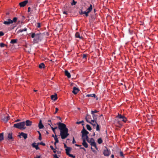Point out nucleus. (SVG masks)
<instances>
[{
  "mask_svg": "<svg viewBox=\"0 0 158 158\" xmlns=\"http://www.w3.org/2000/svg\"><path fill=\"white\" fill-rule=\"evenodd\" d=\"M58 128L60 130V136L62 139H64L69 135L68 133V129L67 128L66 125L61 122L57 123Z\"/></svg>",
  "mask_w": 158,
  "mask_h": 158,
  "instance_id": "nucleus-1",
  "label": "nucleus"
},
{
  "mask_svg": "<svg viewBox=\"0 0 158 158\" xmlns=\"http://www.w3.org/2000/svg\"><path fill=\"white\" fill-rule=\"evenodd\" d=\"M25 122H23L15 124L13 126L14 127H15L22 130H24L26 127H25Z\"/></svg>",
  "mask_w": 158,
  "mask_h": 158,
  "instance_id": "nucleus-2",
  "label": "nucleus"
},
{
  "mask_svg": "<svg viewBox=\"0 0 158 158\" xmlns=\"http://www.w3.org/2000/svg\"><path fill=\"white\" fill-rule=\"evenodd\" d=\"M43 35L41 33L36 34L35 37L33 40L34 42L35 43H37L41 41L42 39Z\"/></svg>",
  "mask_w": 158,
  "mask_h": 158,
  "instance_id": "nucleus-3",
  "label": "nucleus"
},
{
  "mask_svg": "<svg viewBox=\"0 0 158 158\" xmlns=\"http://www.w3.org/2000/svg\"><path fill=\"white\" fill-rule=\"evenodd\" d=\"M81 133H82V139L85 138V136L87 135L89 133V132L85 129L84 127H83Z\"/></svg>",
  "mask_w": 158,
  "mask_h": 158,
  "instance_id": "nucleus-4",
  "label": "nucleus"
},
{
  "mask_svg": "<svg viewBox=\"0 0 158 158\" xmlns=\"http://www.w3.org/2000/svg\"><path fill=\"white\" fill-rule=\"evenodd\" d=\"M111 153L110 151L107 148H106V149H104L103 152L104 155L105 156H108L110 155Z\"/></svg>",
  "mask_w": 158,
  "mask_h": 158,
  "instance_id": "nucleus-5",
  "label": "nucleus"
},
{
  "mask_svg": "<svg viewBox=\"0 0 158 158\" xmlns=\"http://www.w3.org/2000/svg\"><path fill=\"white\" fill-rule=\"evenodd\" d=\"M116 117L120 119H122V121L125 123H126L127 121V119L123 115H122L121 114L119 113L118 114V115Z\"/></svg>",
  "mask_w": 158,
  "mask_h": 158,
  "instance_id": "nucleus-6",
  "label": "nucleus"
},
{
  "mask_svg": "<svg viewBox=\"0 0 158 158\" xmlns=\"http://www.w3.org/2000/svg\"><path fill=\"white\" fill-rule=\"evenodd\" d=\"M28 0H25L19 3V5L21 7H23L25 6L26 4L28 3Z\"/></svg>",
  "mask_w": 158,
  "mask_h": 158,
  "instance_id": "nucleus-7",
  "label": "nucleus"
},
{
  "mask_svg": "<svg viewBox=\"0 0 158 158\" xmlns=\"http://www.w3.org/2000/svg\"><path fill=\"white\" fill-rule=\"evenodd\" d=\"M9 119L10 117L9 116H6L4 117L2 116L1 117V119L5 123H6Z\"/></svg>",
  "mask_w": 158,
  "mask_h": 158,
  "instance_id": "nucleus-8",
  "label": "nucleus"
},
{
  "mask_svg": "<svg viewBox=\"0 0 158 158\" xmlns=\"http://www.w3.org/2000/svg\"><path fill=\"white\" fill-rule=\"evenodd\" d=\"M8 139L11 141H14V139L12 136V134L11 133H9L8 134L7 136Z\"/></svg>",
  "mask_w": 158,
  "mask_h": 158,
  "instance_id": "nucleus-9",
  "label": "nucleus"
},
{
  "mask_svg": "<svg viewBox=\"0 0 158 158\" xmlns=\"http://www.w3.org/2000/svg\"><path fill=\"white\" fill-rule=\"evenodd\" d=\"M3 23L5 25H9L11 23H12V20L10 19H7V21H4L3 22Z\"/></svg>",
  "mask_w": 158,
  "mask_h": 158,
  "instance_id": "nucleus-10",
  "label": "nucleus"
},
{
  "mask_svg": "<svg viewBox=\"0 0 158 158\" xmlns=\"http://www.w3.org/2000/svg\"><path fill=\"white\" fill-rule=\"evenodd\" d=\"M23 136L25 139H26L27 137V135L26 133H24L23 132H22L19 135V136L20 138V136Z\"/></svg>",
  "mask_w": 158,
  "mask_h": 158,
  "instance_id": "nucleus-11",
  "label": "nucleus"
},
{
  "mask_svg": "<svg viewBox=\"0 0 158 158\" xmlns=\"http://www.w3.org/2000/svg\"><path fill=\"white\" fill-rule=\"evenodd\" d=\"M79 90V89L78 88L76 87H74L72 92L75 94H76L78 92Z\"/></svg>",
  "mask_w": 158,
  "mask_h": 158,
  "instance_id": "nucleus-12",
  "label": "nucleus"
},
{
  "mask_svg": "<svg viewBox=\"0 0 158 158\" xmlns=\"http://www.w3.org/2000/svg\"><path fill=\"white\" fill-rule=\"evenodd\" d=\"M83 142L82 143V145L85 148H87L88 147V145L87 143L86 142L85 140V139H82Z\"/></svg>",
  "mask_w": 158,
  "mask_h": 158,
  "instance_id": "nucleus-13",
  "label": "nucleus"
},
{
  "mask_svg": "<svg viewBox=\"0 0 158 158\" xmlns=\"http://www.w3.org/2000/svg\"><path fill=\"white\" fill-rule=\"evenodd\" d=\"M25 123V125L27 126H31L32 125V122L29 120H27Z\"/></svg>",
  "mask_w": 158,
  "mask_h": 158,
  "instance_id": "nucleus-14",
  "label": "nucleus"
},
{
  "mask_svg": "<svg viewBox=\"0 0 158 158\" xmlns=\"http://www.w3.org/2000/svg\"><path fill=\"white\" fill-rule=\"evenodd\" d=\"M64 74L68 78H70L71 77L70 73L67 70H65Z\"/></svg>",
  "mask_w": 158,
  "mask_h": 158,
  "instance_id": "nucleus-15",
  "label": "nucleus"
},
{
  "mask_svg": "<svg viewBox=\"0 0 158 158\" xmlns=\"http://www.w3.org/2000/svg\"><path fill=\"white\" fill-rule=\"evenodd\" d=\"M51 99L55 101L57 99V95L56 94H55L54 95H51Z\"/></svg>",
  "mask_w": 158,
  "mask_h": 158,
  "instance_id": "nucleus-16",
  "label": "nucleus"
},
{
  "mask_svg": "<svg viewBox=\"0 0 158 158\" xmlns=\"http://www.w3.org/2000/svg\"><path fill=\"white\" fill-rule=\"evenodd\" d=\"M38 127L40 129H42L44 127V126L42 124L41 120H40L38 124Z\"/></svg>",
  "mask_w": 158,
  "mask_h": 158,
  "instance_id": "nucleus-17",
  "label": "nucleus"
},
{
  "mask_svg": "<svg viewBox=\"0 0 158 158\" xmlns=\"http://www.w3.org/2000/svg\"><path fill=\"white\" fill-rule=\"evenodd\" d=\"M32 146L33 148H35L36 150L40 149L38 147V145H36V143H33L32 144Z\"/></svg>",
  "mask_w": 158,
  "mask_h": 158,
  "instance_id": "nucleus-18",
  "label": "nucleus"
},
{
  "mask_svg": "<svg viewBox=\"0 0 158 158\" xmlns=\"http://www.w3.org/2000/svg\"><path fill=\"white\" fill-rule=\"evenodd\" d=\"M91 116L89 115L88 114H87L86 116L85 117V120L88 123L90 121H89V120L91 119Z\"/></svg>",
  "mask_w": 158,
  "mask_h": 158,
  "instance_id": "nucleus-19",
  "label": "nucleus"
},
{
  "mask_svg": "<svg viewBox=\"0 0 158 158\" xmlns=\"http://www.w3.org/2000/svg\"><path fill=\"white\" fill-rule=\"evenodd\" d=\"M90 145L91 146L94 147L97 150L98 149V148L96 146V143L94 141V140L93 141V142H92L91 143H90Z\"/></svg>",
  "mask_w": 158,
  "mask_h": 158,
  "instance_id": "nucleus-20",
  "label": "nucleus"
},
{
  "mask_svg": "<svg viewBox=\"0 0 158 158\" xmlns=\"http://www.w3.org/2000/svg\"><path fill=\"white\" fill-rule=\"evenodd\" d=\"M75 36L76 38H79L80 39H81L82 38V37L80 36V34L78 32H77L76 33Z\"/></svg>",
  "mask_w": 158,
  "mask_h": 158,
  "instance_id": "nucleus-21",
  "label": "nucleus"
},
{
  "mask_svg": "<svg viewBox=\"0 0 158 158\" xmlns=\"http://www.w3.org/2000/svg\"><path fill=\"white\" fill-rule=\"evenodd\" d=\"M92 9V6L90 4L89 7L87 9V10L88 13H89L91 11Z\"/></svg>",
  "mask_w": 158,
  "mask_h": 158,
  "instance_id": "nucleus-22",
  "label": "nucleus"
},
{
  "mask_svg": "<svg viewBox=\"0 0 158 158\" xmlns=\"http://www.w3.org/2000/svg\"><path fill=\"white\" fill-rule=\"evenodd\" d=\"M4 139V133H2L0 134V142Z\"/></svg>",
  "mask_w": 158,
  "mask_h": 158,
  "instance_id": "nucleus-23",
  "label": "nucleus"
},
{
  "mask_svg": "<svg viewBox=\"0 0 158 158\" xmlns=\"http://www.w3.org/2000/svg\"><path fill=\"white\" fill-rule=\"evenodd\" d=\"M71 150V148L69 147H67L66 149H65L66 150V153L67 155L68 154V153H69V152L70 150Z\"/></svg>",
  "mask_w": 158,
  "mask_h": 158,
  "instance_id": "nucleus-24",
  "label": "nucleus"
},
{
  "mask_svg": "<svg viewBox=\"0 0 158 158\" xmlns=\"http://www.w3.org/2000/svg\"><path fill=\"white\" fill-rule=\"evenodd\" d=\"M48 125H49L50 126V127H51V128H52V130L53 131V132H54L55 134V129H57V127H54V128H53V127H52L51 126V124H50V123H48Z\"/></svg>",
  "mask_w": 158,
  "mask_h": 158,
  "instance_id": "nucleus-25",
  "label": "nucleus"
},
{
  "mask_svg": "<svg viewBox=\"0 0 158 158\" xmlns=\"http://www.w3.org/2000/svg\"><path fill=\"white\" fill-rule=\"evenodd\" d=\"M39 67L40 69L44 68L45 67V65L44 63H42L39 64Z\"/></svg>",
  "mask_w": 158,
  "mask_h": 158,
  "instance_id": "nucleus-26",
  "label": "nucleus"
},
{
  "mask_svg": "<svg viewBox=\"0 0 158 158\" xmlns=\"http://www.w3.org/2000/svg\"><path fill=\"white\" fill-rule=\"evenodd\" d=\"M17 41L18 40L17 39H13L11 40L10 43L12 44L16 43Z\"/></svg>",
  "mask_w": 158,
  "mask_h": 158,
  "instance_id": "nucleus-27",
  "label": "nucleus"
},
{
  "mask_svg": "<svg viewBox=\"0 0 158 158\" xmlns=\"http://www.w3.org/2000/svg\"><path fill=\"white\" fill-rule=\"evenodd\" d=\"M27 30V29L26 28H25L24 29H20L19 30L18 32H22L23 31H26Z\"/></svg>",
  "mask_w": 158,
  "mask_h": 158,
  "instance_id": "nucleus-28",
  "label": "nucleus"
},
{
  "mask_svg": "<svg viewBox=\"0 0 158 158\" xmlns=\"http://www.w3.org/2000/svg\"><path fill=\"white\" fill-rule=\"evenodd\" d=\"M96 96V95L95 94H87L86 95V96L87 97H94V98H95V97Z\"/></svg>",
  "mask_w": 158,
  "mask_h": 158,
  "instance_id": "nucleus-29",
  "label": "nucleus"
},
{
  "mask_svg": "<svg viewBox=\"0 0 158 158\" xmlns=\"http://www.w3.org/2000/svg\"><path fill=\"white\" fill-rule=\"evenodd\" d=\"M86 128L89 131H90L92 130V128L88 124L86 125Z\"/></svg>",
  "mask_w": 158,
  "mask_h": 158,
  "instance_id": "nucleus-30",
  "label": "nucleus"
},
{
  "mask_svg": "<svg viewBox=\"0 0 158 158\" xmlns=\"http://www.w3.org/2000/svg\"><path fill=\"white\" fill-rule=\"evenodd\" d=\"M98 142L99 144L102 143V139L101 138H99L98 140Z\"/></svg>",
  "mask_w": 158,
  "mask_h": 158,
  "instance_id": "nucleus-31",
  "label": "nucleus"
},
{
  "mask_svg": "<svg viewBox=\"0 0 158 158\" xmlns=\"http://www.w3.org/2000/svg\"><path fill=\"white\" fill-rule=\"evenodd\" d=\"M54 139L55 140V142H56V143H58L59 142V140L56 135H55V137H54Z\"/></svg>",
  "mask_w": 158,
  "mask_h": 158,
  "instance_id": "nucleus-32",
  "label": "nucleus"
},
{
  "mask_svg": "<svg viewBox=\"0 0 158 158\" xmlns=\"http://www.w3.org/2000/svg\"><path fill=\"white\" fill-rule=\"evenodd\" d=\"M89 123H90V124H92L94 128V127L96 126V125L97 124V123L96 122V123H92V122H90V121L89 122Z\"/></svg>",
  "mask_w": 158,
  "mask_h": 158,
  "instance_id": "nucleus-33",
  "label": "nucleus"
},
{
  "mask_svg": "<svg viewBox=\"0 0 158 158\" xmlns=\"http://www.w3.org/2000/svg\"><path fill=\"white\" fill-rule=\"evenodd\" d=\"M94 139L93 138H91L90 139V140L89 139V140H87V142L88 143H91L94 140Z\"/></svg>",
  "mask_w": 158,
  "mask_h": 158,
  "instance_id": "nucleus-34",
  "label": "nucleus"
},
{
  "mask_svg": "<svg viewBox=\"0 0 158 158\" xmlns=\"http://www.w3.org/2000/svg\"><path fill=\"white\" fill-rule=\"evenodd\" d=\"M96 131H100V126L98 124H97V126H96Z\"/></svg>",
  "mask_w": 158,
  "mask_h": 158,
  "instance_id": "nucleus-35",
  "label": "nucleus"
},
{
  "mask_svg": "<svg viewBox=\"0 0 158 158\" xmlns=\"http://www.w3.org/2000/svg\"><path fill=\"white\" fill-rule=\"evenodd\" d=\"M77 3V2H76L74 0H73L72 2L71 3V4L72 6L75 5Z\"/></svg>",
  "mask_w": 158,
  "mask_h": 158,
  "instance_id": "nucleus-36",
  "label": "nucleus"
},
{
  "mask_svg": "<svg viewBox=\"0 0 158 158\" xmlns=\"http://www.w3.org/2000/svg\"><path fill=\"white\" fill-rule=\"evenodd\" d=\"M17 18L16 17H14L13 19V20H12V23H13V22H15L17 21Z\"/></svg>",
  "mask_w": 158,
  "mask_h": 158,
  "instance_id": "nucleus-37",
  "label": "nucleus"
},
{
  "mask_svg": "<svg viewBox=\"0 0 158 158\" xmlns=\"http://www.w3.org/2000/svg\"><path fill=\"white\" fill-rule=\"evenodd\" d=\"M92 114L93 117L94 119H97V116L96 115L94 114Z\"/></svg>",
  "mask_w": 158,
  "mask_h": 158,
  "instance_id": "nucleus-38",
  "label": "nucleus"
},
{
  "mask_svg": "<svg viewBox=\"0 0 158 158\" xmlns=\"http://www.w3.org/2000/svg\"><path fill=\"white\" fill-rule=\"evenodd\" d=\"M67 155H68L69 156L73 158H75V156H73V155L70 154L69 153H68V154Z\"/></svg>",
  "mask_w": 158,
  "mask_h": 158,
  "instance_id": "nucleus-39",
  "label": "nucleus"
},
{
  "mask_svg": "<svg viewBox=\"0 0 158 158\" xmlns=\"http://www.w3.org/2000/svg\"><path fill=\"white\" fill-rule=\"evenodd\" d=\"M86 57H87V54H84L82 56V58L84 59H85L86 60Z\"/></svg>",
  "mask_w": 158,
  "mask_h": 158,
  "instance_id": "nucleus-40",
  "label": "nucleus"
},
{
  "mask_svg": "<svg viewBox=\"0 0 158 158\" xmlns=\"http://www.w3.org/2000/svg\"><path fill=\"white\" fill-rule=\"evenodd\" d=\"M36 35V34H35V33H32L31 35V37L32 38H35V37Z\"/></svg>",
  "mask_w": 158,
  "mask_h": 158,
  "instance_id": "nucleus-41",
  "label": "nucleus"
},
{
  "mask_svg": "<svg viewBox=\"0 0 158 158\" xmlns=\"http://www.w3.org/2000/svg\"><path fill=\"white\" fill-rule=\"evenodd\" d=\"M120 156L123 157H124V156L123 153L122 152L120 151Z\"/></svg>",
  "mask_w": 158,
  "mask_h": 158,
  "instance_id": "nucleus-42",
  "label": "nucleus"
},
{
  "mask_svg": "<svg viewBox=\"0 0 158 158\" xmlns=\"http://www.w3.org/2000/svg\"><path fill=\"white\" fill-rule=\"evenodd\" d=\"M98 112V111L96 110H94V111L92 110L91 111V114H94V113H97Z\"/></svg>",
  "mask_w": 158,
  "mask_h": 158,
  "instance_id": "nucleus-43",
  "label": "nucleus"
},
{
  "mask_svg": "<svg viewBox=\"0 0 158 158\" xmlns=\"http://www.w3.org/2000/svg\"><path fill=\"white\" fill-rule=\"evenodd\" d=\"M38 144H40L44 146H45V143H43V142H41L40 143H38Z\"/></svg>",
  "mask_w": 158,
  "mask_h": 158,
  "instance_id": "nucleus-44",
  "label": "nucleus"
},
{
  "mask_svg": "<svg viewBox=\"0 0 158 158\" xmlns=\"http://www.w3.org/2000/svg\"><path fill=\"white\" fill-rule=\"evenodd\" d=\"M96 120L97 119H94L91 120L90 122L94 123H96Z\"/></svg>",
  "mask_w": 158,
  "mask_h": 158,
  "instance_id": "nucleus-45",
  "label": "nucleus"
},
{
  "mask_svg": "<svg viewBox=\"0 0 158 158\" xmlns=\"http://www.w3.org/2000/svg\"><path fill=\"white\" fill-rule=\"evenodd\" d=\"M5 44L3 43H0V46L2 48V47H3L5 46Z\"/></svg>",
  "mask_w": 158,
  "mask_h": 158,
  "instance_id": "nucleus-46",
  "label": "nucleus"
},
{
  "mask_svg": "<svg viewBox=\"0 0 158 158\" xmlns=\"http://www.w3.org/2000/svg\"><path fill=\"white\" fill-rule=\"evenodd\" d=\"M84 122V121L83 120H82V121H80V122H77L76 123V124H81V123H82Z\"/></svg>",
  "mask_w": 158,
  "mask_h": 158,
  "instance_id": "nucleus-47",
  "label": "nucleus"
},
{
  "mask_svg": "<svg viewBox=\"0 0 158 158\" xmlns=\"http://www.w3.org/2000/svg\"><path fill=\"white\" fill-rule=\"evenodd\" d=\"M85 140L86 141V140L87 141V140H89V138L88 137V135H86L85 136Z\"/></svg>",
  "mask_w": 158,
  "mask_h": 158,
  "instance_id": "nucleus-48",
  "label": "nucleus"
},
{
  "mask_svg": "<svg viewBox=\"0 0 158 158\" xmlns=\"http://www.w3.org/2000/svg\"><path fill=\"white\" fill-rule=\"evenodd\" d=\"M4 35V33L2 31H0V37Z\"/></svg>",
  "mask_w": 158,
  "mask_h": 158,
  "instance_id": "nucleus-49",
  "label": "nucleus"
},
{
  "mask_svg": "<svg viewBox=\"0 0 158 158\" xmlns=\"http://www.w3.org/2000/svg\"><path fill=\"white\" fill-rule=\"evenodd\" d=\"M53 156L54 158H59V157L57 156V155L56 154H53Z\"/></svg>",
  "mask_w": 158,
  "mask_h": 158,
  "instance_id": "nucleus-50",
  "label": "nucleus"
},
{
  "mask_svg": "<svg viewBox=\"0 0 158 158\" xmlns=\"http://www.w3.org/2000/svg\"><path fill=\"white\" fill-rule=\"evenodd\" d=\"M37 27H38V28L40 27H41V25H40V23H37Z\"/></svg>",
  "mask_w": 158,
  "mask_h": 158,
  "instance_id": "nucleus-51",
  "label": "nucleus"
},
{
  "mask_svg": "<svg viewBox=\"0 0 158 158\" xmlns=\"http://www.w3.org/2000/svg\"><path fill=\"white\" fill-rule=\"evenodd\" d=\"M74 144L76 143V141L75 140L74 138V137H73V142H72Z\"/></svg>",
  "mask_w": 158,
  "mask_h": 158,
  "instance_id": "nucleus-52",
  "label": "nucleus"
},
{
  "mask_svg": "<svg viewBox=\"0 0 158 158\" xmlns=\"http://www.w3.org/2000/svg\"><path fill=\"white\" fill-rule=\"evenodd\" d=\"M59 110V109L58 108H56V111L54 113V114H56L57 112Z\"/></svg>",
  "mask_w": 158,
  "mask_h": 158,
  "instance_id": "nucleus-53",
  "label": "nucleus"
},
{
  "mask_svg": "<svg viewBox=\"0 0 158 158\" xmlns=\"http://www.w3.org/2000/svg\"><path fill=\"white\" fill-rule=\"evenodd\" d=\"M39 139L40 140H41L42 139V137H41V135H39Z\"/></svg>",
  "mask_w": 158,
  "mask_h": 158,
  "instance_id": "nucleus-54",
  "label": "nucleus"
},
{
  "mask_svg": "<svg viewBox=\"0 0 158 158\" xmlns=\"http://www.w3.org/2000/svg\"><path fill=\"white\" fill-rule=\"evenodd\" d=\"M80 14L81 15H83L84 14V11H83L82 10H81V12H80Z\"/></svg>",
  "mask_w": 158,
  "mask_h": 158,
  "instance_id": "nucleus-55",
  "label": "nucleus"
},
{
  "mask_svg": "<svg viewBox=\"0 0 158 158\" xmlns=\"http://www.w3.org/2000/svg\"><path fill=\"white\" fill-rule=\"evenodd\" d=\"M50 148L52 150H54V148L52 145L50 146Z\"/></svg>",
  "mask_w": 158,
  "mask_h": 158,
  "instance_id": "nucleus-56",
  "label": "nucleus"
},
{
  "mask_svg": "<svg viewBox=\"0 0 158 158\" xmlns=\"http://www.w3.org/2000/svg\"><path fill=\"white\" fill-rule=\"evenodd\" d=\"M56 148H54V150H53V152H54V153H56Z\"/></svg>",
  "mask_w": 158,
  "mask_h": 158,
  "instance_id": "nucleus-57",
  "label": "nucleus"
},
{
  "mask_svg": "<svg viewBox=\"0 0 158 158\" xmlns=\"http://www.w3.org/2000/svg\"><path fill=\"white\" fill-rule=\"evenodd\" d=\"M31 11V8L30 7H29L28 8V12H29Z\"/></svg>",
  "mask_w": 158,
  "mask_h": 158,
  "instance_id": "nucleus-58",
  "label": "nucleus"
},
{
  "mask_svg": "<svg viewBox=\"0 0 158 158\" xmlns=\"http://www.w3.org/2000/svg\"><path fill=\"white\" fill-rule=\"evenodd\" d=\"M89 13H88V12H86V13H85V15L86 16V17H87L89 15H88V14Z\"/></svg>",
  "mask_w": 158,
  "mask_h": 158,
  "instance_id": "nucleus-59",
  "label": "nucleus"
},
{
  "mask_svg": "<svg viewBox=\"0 0 158 158\" xmlns=\"http://www.w3.org/2000/svg\"><path fill=\"white\" fill-rule=\"evenodd\" d=\"M75 145L77 147H81V145L77 144H75Z\"/></svg>",
  "mask_w": 158,
  "mask_h": 158,
  "instance_id": "nucleus-60",
  "label": "nucleus"
},
{
  "mask_svg": "<svg viewBox=\"0 0 158 158\" xmlns=\"http://www.w3.org/2000/svg\"><path fill=\"white\" fill-rule=\"evenodd\" d=\"M80 148L81 149H83L85 151H86L85 149L83 147H80Z\"/></svg>",
  "mask_w": 158,
  "mask_h": 158,
  "instance_id": "nucleus-61",
  "label": "nucleus"
},
{
  "mask_svg": "<svg viewBox=\"0 0 158 158\" xmlns=\"http://www.w3.org/2000/svg\"><path fill=\"white\" fill-rule=\"evenodd\" d=\"M35 158H40V156H38L35 157Z\"/></svg>",
  "mask_w": 158,
  "mask_h": 158,
  "instance_id": "nucleus-62",
  "label": "nucleus"
},
{
  "mask_svg": "<svg viewBox=\"0 0 158 158\" xmlns=\"http://www.w3.org/2000/svg\"><path fill=\"white\" fill-rule=\"evenodd\" d=\"M63 13L64 14H66V15H67V12L65 11H64L63 12Z\"/></svg>",
  "mask_w": 158,
  "mask_h": 158,
  "instance_id": "nucleus-63",
  "label": "nucleus"
},
{
  "mask_svg": "<svg viewBox=\"0 0 158 158\" xmlns=\"http://www.w3.org/2000/svg\"><path fill=\"white\" fill-rule=\"evenodd\" d=\"M56 117L58 118H59V119L60 120H61V118H60V117H59V116H57Z\"/></svg>",
  "mask_w": 158,
  "mask_h": 158,
  "instance_id": "nucleus-64",
  "label": "nucleus"
}]
</instances>
